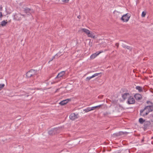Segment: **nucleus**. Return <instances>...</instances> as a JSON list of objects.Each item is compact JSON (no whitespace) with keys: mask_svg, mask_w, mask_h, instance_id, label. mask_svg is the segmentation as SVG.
<instances>
[{"mask_svg":"<svg viewBox=\"0 0 153 153\" xmlns=\"http://www.w3.org/2000/svg\"><path fill=\"white\" fill-rule=\"evenodd\" d=\"M36 71L35 70L31 69L26 74V76L27 77H30L36 75Z\"/></svg>","mask_w":153,"mask_h":153,"instance_id":"obj_1","label":"nucleus"},{"mask_svg":"<svg viewBox=\"0 0 153 153\" xmlns=\"http://www.w3.org/2000/svg\"><path fill=\"white\" fill-rule=\"evenodd\" d=\"M130 17V16L129 14L126 13L123 15L121 19L123 22H126L129 20Z\"/></svg>","mask_w":153,"mask_h":153,"instance_id":"obj_2","label":"nucleus"},{"mask_svg":"<svg viewBox=\"0 0 153 153\" xmlns=\"http://www.w3.org/2000/svg\"><path fill=\"white\" fill-rule=\"evenodd\" d=\"M135 102L134 98L131 96H130L128 99L127 103L128 104H133Z\"/></svg>","mask_w":153,"mask_h":153,"instance_id":"obj_3","label":"nucleus"},{"mask_svg":"<svg viewBox=\"0 0 153 153\" xmlns=\"http://www.w3.org/2000/svg\"><path fill=\"white\" fill-rule=\"evenodd\" d=\"M79 117L78 114H75L74 113H72L69 116V118L70 119L73 120Z\"/></svg>","mask_w":153,"mask_h":153,"instance_id":"obj_4","label":"nucleus"},{"mask_svg":"<svg viewBox=\"0 0 153 153\" xmlns=\"http://www.w3.org/2000/svg\"><path fill=\"white\" fill-rule=\"evenodd\" d=\"M148 114V112L144 108L143 109H142L140 111V115L143 117H145Z\"/></svg>","mask_w":153,"mask_h":153,"instance_id":"obj_5","label":"nucleus"},{"mask_svg":"<svg viewBox=\"0 0 153 153\" xmlns=\"http://www.w3.org/2000/svg\"><path fill=\"white\" fill-rule=\"evenodd\" d=\"M145 110L147 111L149 114V112L152 111H153V106L152 105H149L147 106L144 108Z\"/></svg>","mask_w":153,"mask_h":153,"instance_id":"obj_6","label":"nucleus"},{"mask_svg":"<svg viewBox=\"0 0 153 153\" xmlns=\"http://www.w3.org/2000/svg\"><path fill=\"white\" fill-rule=\"evenodd\" d=\"M103 52L102 51H97L95 53L92 54L90 56V58L91 59H93L98 56L100 53Z\"/></svg>","mask_w":153,"mask_h":153,"instance_id":"obj_7","label":"nucleus"},{"mask_svg":"<svg viewBox=\"0 0 153 153\" xmlns=\"http://www.w3.org/2000/svg\"><path fill=\"white\" fill-rule=\"evenodd\" d=\"M24 11L25 13L27 15H30L31 13L33 12V10H31L29 8H26L25 9Z\"/></svg>","mask_w":153,"mask_h":153,"instance_id":"obj_8","label":"nucleus"},{"mask_svg":"<svg viewBox=\"0 0 153 153\" xmlns=\"http://www.w3.org/2000/svg\"><path fill=\"white\" fill-rule=\"evenodd\" d=\"M65 71H62L60 72L58 74L57 76L55 77V79H56L57 78H60V79H61V78L64 75H65Z\"/></svg>","mask_w":153,"mask_h":153,"instance_id":"obj_9","label":"nucleus"},{"mask_svg":"<svg viewBox=\"0 0 153 153\" xmlns=\"http://www.w3.org/2000/svg\"><path fill=\"white\" fill-rule=\"evenodd\" d=\"M70 101L71 99H66L61 101L59 102V104L61 105H63L66 104L67 103H68L69 101Z\"/></svg>","mask_w":153,"mask_h":153,"instance_id":"obj_10","label":"nucleus"},{"mask_svg":"<svg viewBox=\"0 0 153 153\" xmlns=\"http://www.w3.org/2000/svg\"><path fill=\"white\" fill-rule=\"evenodd\" d=\"M134 97L136 100H140L142 98L141 95L139 94H136L134 95Z\"/></svg>","mask_w":153,"mask_h":153,"instance_id":"obj_11","label":"nucleus"},{"mask_svg":"<svg viewBox=\"0 0 153 153\" xmlns=\"http://www.w3.org/2000/svg\"><path fill=\"white\" fill-rule=\"evenodd\" d=\"M101 73H95L93 74L92 76H88L86 78V81H89L91 78H94L96 76H97L98 75L101 74Z\"/></svg>","mask_w":153,"mask_h":153,"instance_id":"obj_12","label":"nucleus"},{"mask_svg":"<svg viewBox=\"0 0 153 153\" xmlns=\"http://www.w3.org/2000/svg\"><path fill=\"white\" fill-rule=\"evenodd\" d=\"M79 31L82 32H84L87 35L88 34H89L90 31L85 28H81L79 30Z\"/></svg>","mask_w":153,"mask_h":153,"instance_id":"obj_13","label":"nucleus"},{"mask_svg":"<svg viewBox=\"0 0 153 153\" xmlns=\"http://www.w3.org/2000/svg\"><path fill=\"white\" fill-rule=\"evenodd\" d=\"M25 15H22L21 14L19 13L17 14L15 16V17L16 19L17 20H19L21 19V16H22L25 17Z\"/></svg>","mask_w":153,"mask_h":153,"instance_id":"obj_14","label":"nucleus"},{"mask_svg":"<svg viewBox=\"0 0 153 153\" xmlns=\"http://www.w3.org/2000/svg\"><path fill=\"white\" fill-rule=\"evenodd\" d=\"M130 96V94L128 93H125L122 94L123 98L125 100L128 98Z\"/></svg>","mask_w":153,"mask_h":153,"instance_id":"obj_15","label":"nucleus"},{"mask_svg":"<svg viewBox=\"0 0 153 153\" xmlns=\"http://www.w3.org/2000/svg\"><path fill=\"white\" fill-rule=\"evenodd\" d=\"M135 89L138 90V91L140 92H143V88L142 87L140 86H136L135 87Z\"/></svg>","mask_w":153,"mask_h":153,"instance_id":"obj_16","label":"nucleus"},{"mask_svg":"<svg viewBox=\"0 0 153 153\" xmlns=\"http://www.w3.org/2000/svg\"><path fill=\"white\" fill-rule=\"evenodd\" d=\"M56 128H54L51 129V130L49 131L48 134L50 135H52L55 134V132L56 131Z\"/></svg>","mask_w":153,"mask_h":153,"instance_id":"obj_17","label":"nucleus"},{"mask_svg":"<svg viewBox=\"0 0 153 153\" xmlns=\"http://www.w3.org/2000/svg\"><path fill=\"white\" fill-rule=\"evenodd\" d=\"M89 37H90L91 38H94L95 36L94 35V33L92 32H90V31L89 32V34L87 35Z\"/></svg>","mask_w":153,"mask_h":153,"instance_id":"obj_18","label":"nucleus"},{"mask_svg":"<svg viewBox=\"0 0 153 153\" xmlns=\"http://www.w3.org/2000/svg\"><path fill=\"white\" fill-rule=\"evenodd\" d=\"M7 23V22L5 20H3L1 22V25L3 27L5 26Z\"/></svg>","mask_w":153,"mask_h":153,"instance_id":"obj_19","label":"nucleus"},{"mask_svg":"<svg viewBox=\"0 0 153 153\" xmlns=\"http://www.w3.org/2000/svg\"><path fill=\"white\" fill-rule=\"evenodd\" d=\"M145 120H144L142 118H140L139 119V123L141 124H143Z\"/></svg>","mask_w":153,"mask_h":153,"instance_id":"obj_20","label":"nucleus"},{"mask_svg":"<svg viewBox=\"0 0 153 153\" xmlns=\"http://www.w3.org/2000/svg\"><path fill=\"white\" fill-rule=\"evenodd\" d=\"M84 111H85L86 112H88L89 111H91L90 107L87 108L85 109H84Z\"/></svg>","mask_w":153,"mask_h":153,"instance_id":"obj_21","label":"nucleus"},{"mask_svg":"<svg viewBox=\"0 0 153 153\" xmlns=\"http://www.w3.org/2000/svg\"><path fill=\"white\" fill-rule=\"evenodd\" d=\"M151 123L150 121H147L146 122H145L144 123L145 125H149Z\"/></svg>","mask_w":153,"mask_h":153,"instance_id":"obj_22","label":"nucleus"},{"mask_svg":"<svg viewBox=\"0 0 153 153\" xmlns=\"http://www.w3.org/2000/svg\"><path fill=\"white\" fill-rule=\"evenodd\" d=\"M146 12L143 11L142 13V15H141L142 17H144L146 16Z\"/></svg>","mask_w":153,"mask_h":153,"instance_id":"obj_23","label":"nucleus"},{"mask_svg":"<svg viewBox=\"0 0 153 153\" xmlns=\"http://www.w3.org/2000/svg\"><path fill=\"white\" fill-rule=\"evenodd\" d=\"M126 48L128 50H129L130 51H131L132 50V48L131 47L128 46H126Z\"/></svg>","mask_w":153,"mask_h":153,"instance_id":"obj_24","label":"nucleus"},{"mask_svg":"<svg viewBox=\"0 0 153 153\" xmlns=\"http://www.w3.org/2000/svg\"><path fill=\"white\" fill-rule=\"evenodd\" d=\"M58 56L57 54H56L53 57L52 59L50 61H52L54 59L56 58H58Z\"/></svg>","mask_w":153,"mask_h":153,"instance_id":"obj_25","label":"nucleus"},{"mask_svg":"<svg viewBox=\"0 0 153 153\" xmlns=\"http://www.w3.org/2000/svg\"><path fill=\"white\" fill-rule=\"evenodd\" d=\"M113 13L114 14H116V15L119 14L120 13V12H119L117 11H114Z\"/></svg>","mask_w":153,"mask_h":153,"instance_id":"obj_26","label":"nucleus"},{"mask_svg":"<svg viewBox=\"0 0 153 153\" xmlns=\"http://www.w3.org/2000/svg\"><path fill=\"white\" fill-rule=\"evenodd\" d=\"M4 84H0V89L4 87Z\"/></svg>","mask_w":153,"mask_h":153,"instance_id":"obj_27","label":"nucleus"},{"mask_svg":"<svg viewBox=\"0 0 153 153\" xmlns=\"http://www.w3.org/2000/svg\"><path fill=\"white\" fill-rule=\"evenodd\" d=\"M62 1L64 3H67L68 1V0H62Z\"/></svg>","mask_w":153,"mask_h":153,"instance_id":"obj_28","label":"nucleus"},{"mask_svg":"<svg viewBox=\"0 0 153 153\" xmlns=\"http://www.w3.org/2000/svg\"><path fill=\"white\" fill-rule=\"evenodd\" d=\"M95 106L93 107H90L91 111L93 110H94L95 109H96V108H95Z\"/></svg>","mask_w":153,"mask_h":153,"instance_id":"obj_29","label":"nucleus"},{"mask_svg":"<svg viewBox=\"0 0 153 153\" xmlns=\"http://www.w3.org/2000/svg\"><path fill=\"white\" fill-rule=\"evenodd\" d=\"M126 46H127L125 45L124 44H123L122 45V47L124 48H126Z\"/></svg>","mask_w":153,"mask_h":153,"instance_id":"obj_30","label":"nucleus"},{"mask_svg":"<svg viewBox=\"0 0 153 153\" xmlns=\"http://www.w3.org/2000/svg\"><path fill=\"white\" fill-rule=\"evenodd\" d=\"M102 105H97V106H95V108H100L101 106Z\"/></svg>","mask_w":153,"mask_h":153,"instance_id":"obj_31","label":"nucleus"},{"mask_svg":"<svg viewBox=\"0 0 153 153\" xmlns=\"http://www.w3.org/2000/svg\"><path fill=\"white\" fill-rule=\"evenodd\" d=\"M2 16V12H0V18H1Z\"/></svg>","mask_w":153,"mask_h":153,"instance_id":"obj_32","label":"nucleus"},{"mask_svg":"<svg viewBox=\"0 0 153 153\" xmlns=\"http://www.w3.org/2000/svg\"><path fill=\"white\" fill-rule=\"evenodd\" d=\"M115 45L117 46V48H118L119 46V44L117 43L115 44Z\"/></svg>","mask_w":153,"mask_h":153,"instance_id":"obj_33","label":"nucleus"},{"mask_svg":"<svg viewBox=\"0 0 153 153\" xmlns=\"http://www.w3.org/2000/svg\"><path fill=\"white\" fill-rule=\"evenodd\" d=\"M2 7L1 6L0 7V10L1 11H2Z\"/></svg>","mask_w":153,"mask_h":153,"instance_id":"obj_34","label":"nucleus"},{"mask_svg":"<svg viewBox=\"0 0 153 153\" xmlns=\"http://www.w3.org/2000/svg\"><path fill=\"white\" fill-rule=\"evenodd\" d=\"M55 83V82H51V84H53L54 83Z\"/></svg>","mask_w":153,"mask_h":153,"instance_id":"obj_35","label":"nucleus"},{"mask_svg":"<svg viewBox=\"0 0 153 153\" xmlns=\"http://www.w3.org/2000/svg\"><path fill=\"white\" fill-rule=\"evenodd\" d=\"M144 141V138L142 140V142H143Z\"/></svg>","mask_w":153,"mask_h":153,"instance_id":"obj_36","label":"nucleus"},{"mask_svg":"<svg viewBox=\"0 0 153 153\" xmlns=\"http://www.w3.org/2000/svg\"><path fill=\"white\" fill-rule=\"evenodd\" d=\"M151 92H152V93H153V91H152Z\"/></svg>","mask_w":153,"mask_h":153,"instance_id":"obj_37","label":"nucleus"},{"mask_svg":"<svg viewBox=\"0 0 153 153\" xmlns=\"http://www.w3.org/2000/svg\"><path fill=\"white\" fill-rule=\"evenodd\" d=\"M78 18H79V16H78Z\"/></svg>","mask_w":153,"mask_h":153,"instance_id":"obj_38","label":"nucleus"},{"mask_svg":"<svg viewBox=\"0 0 153 153\" xmlns=\"http://www.w3.org/2000/svg\"><path fill=\"white\" fill-rule=\"evenodd\" d=\"M152 117H153V116H152Z\"/></svg>","mask_w":153,"mask_h":153,"instance_id":"obj_39","label":"nucleus"}]
</instances>
